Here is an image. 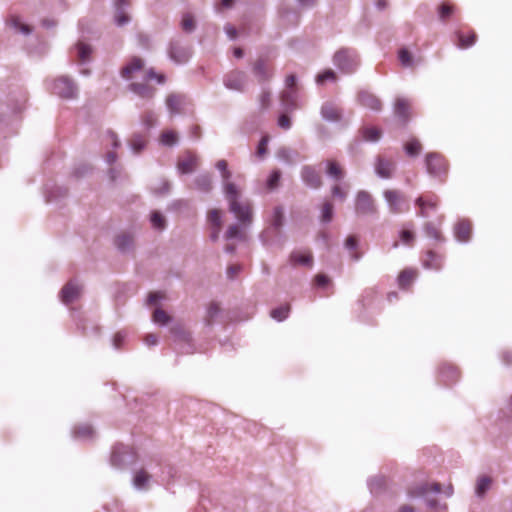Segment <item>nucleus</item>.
Wrapping results in <instances>:
<instances>
[{"label": "nucleus", "mask_w": 512, "mask_h": 512, "mask_svg": "<svg viewBox=\"0 0 512 512\" xmlns=\"http://www.w3.org/2000/svg\"><path fill=\"white\" fill-rule=\"evenodd\" d=\"M327 80H336V73L331 69L325 70L324 72L318 74L316 77V83L319 85H322Z\"/></svg>", "instance_id": "obj_58"}, {"label": "nucleus", "mask_w": 512, "mask_h": 512, "mask_svg": "<svg viewBox=\"0 0 512 512\" xmlns=\"http://www.w3.org/2000/svg\"><path fill=\"white\" fill-rule=\"evenodd\" d=\"M220 314V307L216 303H211L206 311L205 323L212 325L213 320Z\"/></svg>", "instance_id": "obj_47"}, {"label": "nucleus", "mask_w": 512, "mask_h": 512, "mask_svg": "<svg viewBox=\"0 0 512 512\" xmlns=\"http://www.w3.org/2000/svg\"><path fill=\"white\" fill-rule=\"evenodd\" d=\"M243 238H244V236H243L242 232L240 231L239 226L236 224L230 225L225 233L226 240L243 239Z\"/></svg>", "instance_id": "obj_57"}, {"label": "nucleus", "mask_w": 512, "mask_h": 512, "mask_svg": "<svg viewBox=\"0 0 512 512\" xmlns=\"http://www.w3.org/2000/svg\"><path fill=\"white\" fill-rule=\"evenodd\" d=\"M146 143L145 137L136 133L132 136L129 146L135 154H139L146 147Z\"/></svg>", "instance_id": "obj_35"}, {"label": "nucleus", "mask_w": 512, "mask_h": 512, "mask_svg": "<svg viewBox=\"0 0 512 512\" xmlns=\"http://www.w3.org/2000/svg\"><path fill=\"white\" fill-rule=\"evenodd\" d=\"M171 317L162 309L158 308L153 313V321L159 325H167Z\"/></svg>", "instance_id": "obj_51"}, {"label": "nucleus", "mask_w": 512, "mask_h": 512, "mask_svg": "<svg viewBox=\"0 0 512 512\" xmlns=\"http://www.w3.org/2000/svg\"><path fill=\"white\" fill-rule=\"evenodd\" d=\"M208 222L211 227L221 228L222 227V216L218 209H212L208 213Z\"/></svg>", "instance_id": "obj_46"}, {"label": "nucleus", "mask_w": 512, "mask_h": 512, "mask_svg": "<svg viewBox=\"0 0 512 512\" xmlns=\"http://www.w3.org/2000/svg\"><path fill=\"white\" fill-rule=\"evenodd\" d=\"M283 224V211L281 207H275L273 213L272 226L278 230Z\"/></svg>", "instance_id": "obj_59"}, {"label": "nucleus", "mask_w": 512, "mask_h": 512, "mask_svg": "<svg viewBox=\"0 0 512 512\" xmlns=\"http://www.w3.org/2000/svg\"><path fill=\"white\" fill-rule=\"evenodd\" d=\"M194 189L197 191L208 194L213 189L212 177L209 173H201L193 180Z\"/></svg>", "instance_id": "obj_21"}, {"label": "nucleus", "mask_w": 512, "mask_h": 512, "mask_svg": "<svg viewBox=\"0 0 512 512\" xmlns=\"http://www.w3.org/2000/svg\"><path fill=\"white\" fill-rule=\"evenodd\" d=\"M453 13V6L442 4L439 6L438 15L441 21H445Z\"/></svg>", "instance_id": "obj_61"}, {"label": "nucleus", "mask_w": 512, "mask_h": 512, "mask_svg": "<svg viewBox=\"0 0 512 512\" xmlns=\"http://www.w3.org/2000/svg\"><path fill=\"white\" fill-rule=\"evenodd\" d=\"M327 175L334 179V180H341L344 178V171L343 169L333 160H327L326 161Z\"/></svg>", "instance_id": "obj_32"}, {"label": "nucleus", "mask_w": 512, "mask_h": 512, "mask_svg": "<svg viewBox=\"0 0 512 512\" xmlns=\"http://www.w3.org/2000/svg\"><path fill=\"white\" fill-rule=\"evenodd\" d=\"M281 178V172L279 170H274L270 174L269 178L267 179V187L270 190L275 189L280 181Z\"/></svg>", "instance_id": "obj_60"}, {"label": "nucleus", "mask_w": 512, "mask_h": 512, "mask_svg": "<svg viewBox=\"0 0 512 512\" xmlns=\"http://www.w3.org/2000/svg\"><path fill=\"white\" fill-rule=\"evenodd\" d=\"M290 261L293 265L300 264L304 266H312L313 264V258L310 253L308 254H301L299 252H293L290 255Z\"/></svg>", "instance_id": "obj_34"}, {"label": "nucleus", "mask_w": 512, "mask_h": 512, "mask_svg": "<svg viewBox=\"0 0 512 512\" xmlns=\"http://www.w3.org/2000/svg\"><path fill=\"white\" fill-rule=\"evenodd\" d=\"M51 91L60 98L75 99L78 96L79 90L73 79L68 76H59L53 80Z\"/></svg>", "instance_id": "obj_5"}, {"label": "nucleus", "mask_w": 512, "mask_h": 512, "mask_svg": "<svg viewBox=\"0 0 512 512\" xmlns=\"http://www.w3.org/2000/svg\"><path fill=\"white\" fill-rule=\"evenodd\" d=\"M277 157L280 161L288 165H293L301 159L298 151L288 147L280 148L277 151Z\"/></svg>", "instance_id": "obj_25"}, {"label": "nucleus", "mask_w": 512, "mask_h": 512, "mask_svg": "<svg viewBox=\"0 0 512 512\" xmlns=\"http://www.w3.org/2000/svg\"><path fill=\"white\" fill-rule=\"evenodd\" d=\"M383 197L390 213L400 214L408 211L409 206H405L404 195L399 190L387 189L383 192Z\"/></svg>", "instance_id": "obj_8"}, {"label": "nucleus", "mask_w": 512, "mask_h": 512, "mask_svg": "<svg viewBox=\"0 0 512 512\" xmlns=\"http://www.w3.org/2000/svg\"><path fill=\"white\" fill-rule=\"evenodd\" d=\"M281 101L285 108H295V92L292 89L283 91L281 94Z\"/></svg>", "instance_id": "obj_44"}, {"label": "nucleus", "mask_w": 512, "mask_h": 512, "mask_svg": "<svg viewBox=\"0 0 512 512\" xmlns=\"http://www.w3.org/2000/svg\"><path fill=\"white\" fill-rule=\"evenodd\" d=\"M184 103L185 97L179 94H170L166 99V106L171 115L179 114Z\"/></svg>", "instance_id": "obj_26"}, {"label": "nucleus", "mask_w": 512, "mask_h": 512, "mask_svg": "<svg viewBox=\"0 0 512 512\" xmlns=\"http://www.w3.org/2000/svg\"><path fill=\"white\" fill-rule=\"evenodd\" d=\"M441 378L446 384L456 382L458 379V371L452 365H444L440 371Z\"/></svg>", "instance_id": "obj_33"}, {"label": "nucleus", "mask_w": 512, "mask_h": 512, "mask_svg": "<svg viewBox=\"0 0 512 512\" xmlns=\"http://www.w3.org/2000/svg\"><path fill=\"white\" fill-rule=\"evenodd\" d=\"M491 478L487 476H483L478 479L476 484L475 493L478 497H483L484 494L490 489L491 486Z\"/></svg>", "instance_id": "obj_39"}, {"label": "nucleus", "mask_w": 512, "mask_h": 512, "mask_svg": "<svg viewBox=\"0 0 512 512\" xmlns=\"http://www.w3.org/2000/svg\"><path fill=\"white\" fill-rule=\"evenodd\" d=\"M81 292V287L75 281H69L60 291V298L64 304L76 300Z\"/></svg>", "instance_id": "obj_18"}, {"label": "nucleus", "mask_w": 512, "mask_h": 512, "mask_svg": "<svg viewBox=\"0 0 512 512\" xmlns=\"http://www.w3.org/2000/svg\"><path fill=\"white\" fill-rule=\"evenodd\" d=\"M471 224L468 220H460L454 227V236L457 241L467 243L471 239Z\"/></svg>", "instance_id": "obj_20"}, {"label": "nucleus", "mask_w": 512, "mask_h": 512, "mask_svg": "<svg viewBox=\"0 0 512 512\" xmlns=\"http://www.w3.org/2000/svg\"><path fill=\"white\" fill-rule=\"evenodd\" d=\"M223 83L229 90L243 92L247 84V75L243 71L233 70L224 76Z\"/></svg>", "instance_id": "obj_12"}, {"label": "nucleus", "mask_w": 512, "mask_h": 512, "mask_svg": "<svg viewBox=\"0 0 512 512\" xmlns=\"http://www.w3.org/2000/svg\"><path fill=\"white\" fill-rule=\"evenodd\" d=\"M460 48H468L475 44L476 34L472 32L468 37H465L461 32L457 33Z\"/></svg>", "instance_id": "obj_49"}, {"label": "nucleus", "mask_w": 512, "mask_h": 512, "mask_svg": "<svg viewBox=\"0 0 512 512\" xmlns=\"http://www.w3.org/2000/svg\"><path fill=\"white\" fill-rule=\"evenodd\" d=\"M398 58L402 66L411 67L414 64L411 53L406 48H401L398 52Z\"/></svg>", "instance_id": "obj_50"}, {"label": "nucleus", "mask_w": 512, "mask_h": 512, "mask_svg": "<svg viewBox=\"0 0 512 512\" xmlns=\"http://www.w3.org/2000/svg\"><path fill=\"white\" fill-rule=\"evenodd\" d=\"M197 156L188 152L186 155L178 161L177 168L182 174L192 173L197 166Z\"/></svg>", "instance_id": "obj_23"}, {"label": "nucleus", "mask_w": 512, "mask_h": 512, "mask_svg": "<svg viewBox=\"0 0 512 512\" xmlns=\"http://www.w3.org/2000/svg\"><path fill=\"white\" fill-rule=\"evenodd\" d=\"M142 124L151 129L157 123V115L153 111H146L141 117Z\"/></svg>", "instance_id": "obj_53"}, {"label": "nucleus", "mask_w": 512, "mask_h": 512, "mask_svg": "<svg viewBox=\"0 0 512 512\" xmlns=\"http://www.w3.org/2000/svg\"><path fill=\"white\" fill-rule=\"evenodd\" d=\"M358 103L365 108L373 111H380L382 109V103L380 99L373 93L367 90H360L357 94Z\"/></svg>", "instance_id": "obj_16"}, {"label": "nucleus", "mask_w": 512, "mask_h": 512, "mask_svg": "<svg viewBox=\"0 0 512 512\" xmlns=\"http://www.w3.org/2000/svg\"><path fill=\"white\" fill-rule=\"evenodd\" d=\"M361 134L365 141L370 142H377L381 137V131L375 127H364Z\"/></svg>", "instance_id": "obj_37"}, {"label": "nucleus", "mask_w": 512, "mask_h": 512, "mask_svg": "<svg viewBox=\"0 0 512 512\" xmlns=\"http://www.w3.org/2000/svg\"><path fill=\"white\" fill-rule=\"evenodd\" d=\"M395 170V163L382 156H378L375 163V173L378 177L389 179Z\"/></svg>", "instance_id": "obj_17"}, {"label": "nucleus", "mask_w": 512, "mask_h": 512, "mask_svg": "<svg viewBox=\"0 0 512 512\" xmlns=\"http://www.w3.org/2000/svg\"><path fill=\"white\" fill-rule=\"evenodd\" d=\"M414 237V233L409 229H403L400 232V239L405 245H411L414 241Z\"/></svg>", "instance_id": "obj_62"}, {"label": "nucleus", "mask_w": 512, "mask_h": 512, "mask_svg": "<svg viewBox=\"0 0 512 512\" xmlns=\"http://www.w3.org/2000/svg\"><path fill=\"white\" fill-rule=\"evenodd\" d=\"M377 206L372 196L364 190L357 193L355 199V212L358 215H375Z\"/></svg>", "instance_id": "obj_9"}, {"label": "nucleus", "mask_w": 512, "mask_h": 512, "mask_svg": "<svg viewBox=\"0 0 512 512\" xmlns=\"http://www.w3.org/2000/svg\"><path fill=\"white\" fill-rule=\"evenodd\" d=\"M415 204L420 208L417 215L423 218H428L430 217L431 212L437 211L438 198L436 196L427 198L420 196L415 200Z\"/></svg>", "instance_id": "obj_15"}, {"label": "nucleus", "mask_w": 512, "mask_h": 512, "mask_svg": "<svg viewBox=\"0 0 512 512\" xmlns=\"http://www.w3.org/2000/svg\"><path fill=\"white\" fill-rule=\"evenodd\" d=\"M333 218V205L330 202H325L322 206L321 221L329 223Z\"/></svg>", "instance_id": "obj_56"}, {"label": "nucleus", "mask_w": 512, "mask_h": 512, "mask_svg": "<svg viewBox=\"0 0 512 512\" xmlns=\"http://www.w3.org/2000/svg\"><path fill=\"white\" fill-rule=\"evenodd\" d=\"M143 80V83H130L128 88L131 92L135 93L143 99H152L154 97L156 89L152 86L147 85L146 82L150 80H156L159 84H163L165 82V76L163 74L156 73L155 70L151 68L145 72Z\"/></svg>", "instance_id": "obj_3"}, {"label": "nucleus", "mask_w": 512, "mask_h": 512, "mask_svg": "<svg viewBox=\"0 0 512 512\" xmlns=\"http://www.w3.org/2000/svg\"><path fill=\"white\" fill-rule=\"evenodd\" d=\"M170 332L179 340L190 342L191 336L180 325L171 327Z\"/></svg>", "instance_id": "obj_54"}, {"label": "nucleus", "mask_w": 512, "mask_h": 512, "mask_svg": "<svg viewBox=\"0 0 512 512\" xmlns=\"http://www.w3.org/2000/svg\"><path fill=\"white\" fill-rule=\"evenodd\" d=\"M143 66V60L141 58L134 57L121 69V76L127 80H132L136 77V73L142 72Z\"/></svg>", "instance_id": "obj_19"}, {"label": "nucleus", "mask_w": 512, "mask_h": 512, "mask_svg": "<svg viewBox=\"0 0 512 512\" xmlns=\"http://www.w3.org/2000/svg\"><path fill=\"white\" fill-rule=\"evenodd\" d=\"M417 272L412 269L403 270L398 276V285L402 289H406L411 285L413 280L415 279Z\"/></svg>", "instance_id": "obj_30"}, {"label": "nucleus", "mask_w": 512, "mask_h": 512, "mask_svg": "<svg viewBox=\"0 0 512 512\" xmlns=\"http://www.w3.org/2000/svg\"><path fill=\"white\" fill-rule=\"evenodd\" d=\"M135 462L134 451L123 444H117L113 447L110 463L113 467L124 469Z\"/></svg>", "instance_id": "obj_7"}, {"label": "nucleus", "mask_w": 512, "mask_h": 512, "mask_svg": "<svg viewBox=\"0 0 512 512\" xmlns=\"http://www.w3.org/2000/svg\"><path fill=\"white\" fill-rule=\"evenodd\" d=\"M225 198L229 203V210L243 225H250L253 220L252 206L249 201H240L241 192L236 184L225 186Z\"/></svg>", "instance_id": "obj_1"}, {"label": "nucleus", "mask_w": 512, "mask_h": 512, "mask_svg": "<svg viewBox=\"0 0 512 512\" xmlns=\"http://www.w3.org/2000/svg\"><path fill=\"white\" fill-rule=\"evenodd\" d=\"M181 29L185 33H192L196 29V22L191 13H184L180 22Z\"/></svg>", "instance_id": "obj_36"}, {"label": "nucleus", "mask_w": 512, "mask_h": 512, "mask_svg": "<svg viewBox=\"0 0 512 512\" xmlns=\"http://www.w3.org/2000/svg\"><path fill=\"white\" fill-rule=\"evenodd\" d=\"M290 312V306L289 305H283L280 307H277L273 309L270 313L271 317L277 321H283L285 320Z\"/></svg>", "instance_id": "obj_43"}, {"label": "nucleus", "mask_w": 512, "mask_h": 512, "mask_svg": "<svg viewBox=\"0 0 512 512\" xmlns=\"http://www.w3.org/2000/svg\"><path fill=\"white\" fill-rule=\"evenodd\" d=\"M321 116L329 122H338L342 119L341 110L331 102H326L321 107Z\"/></svg>", "instance_id": "obj_22"}, {"label": "nucleus", "mask_w": 512, "mask_h": 512, "mask_svg": "<svg viewBox=\"0 0 512 512\" xmlns=\"http://www.w3.org/2000/svg\"><path fill=\"white\" fill-rule=\"evenodd\" d=\"M151 475L144 469L138 470L132 480V484L137 490H147Z\"/></svg>", "instance_id": "obj_28"}, {"label": "nucleus", "mask_w": 512, "mask_h": 512, "mask_svg": "<svg viewBox=\"0 0 512 512\" xmlns=\"http://www.w3.org/2000/svg\"><path fill=\"white\" fill-rule=\"evenodd\" d=\"M216 168L221 172L223 192L225 193V186L227 184H234L230 181L232 172L228 170V164L225 160H219L216 163Z\"/></svg>", "instance_id": "obj_31"}, {"label": "nucleus", "mask_w": 512, "mask_h": 512, "mask_svg": "<svg viewBox=\"0 0 512 512\" xmlns=\"http://www.w3.org/2000/svg\"><path fill=\"white\" fill-rule=\"evenodd\" d=\"M444 258L441 255L428 251L426 258L423 260V266L426 269L440 270L443 267Z\"/></svg>", "instance_id": "obj_27"}, {"label": "nucleus", "mask_w": 512, "mask_h": 512, "mask_svg": "<svg viewBox=\"0 0 512 512\" xmlns=\"http://www.w3.org/2000/svg\"><path fill=\"white\" fill-rule=\"evenodd\" d=\"M131 7L130 0H114L113 2V22L118 27H123L130 23L131 17L129 9Z\"/></svg>", "instance_id": "obj_11"}, {"label": "nucleus", "mask_w": 512, "mask_h": 512, "mask_svg": "<svg viewBox=\"0 0 512 512\" xmlns=\"http://www.w3.org/2000/svg\"><path fill=\"white\" fill-rule=\"evenodd\" d=\"M167 53L169 59L181 65L189 61L192 56V48L180 38L172 39L168 45Z\"/></svg>", "instance_id": "obj_6"}, {"label": "nucleus", "mask_w": 512, "mask_h": 512, "mask_svg": "<svg viewBox=\"0 0 512 512\" xmlns=\"http://www.w3.org/2000/svg\"><path fill=\"white\" fill-rule=\"evenodd\" d=\"M424 231L426 235L438 242H444L445 239L439 232V230L431 222H427L424 225Z\"/></svg>", "instance_id": "obj_42"}, {"label": "nucleus", "mask_w": 512, "mask_h": 512, "mask_svg": "<svg viewBox=\"0 0 512 512\" xmlns=\"http://www.w3.org/2000/svg\"><path fill=\"white\" fill-rule=\"evenodd\" d=\"M252 72L257 78L259 83H264L272 79L274 75L273 68L269 65L268 61L264 58H259L255 61Z\"/></svg>", "instance_id": "obj_14"}, {"label": "nucleus", "mask_w": 512, "mask_h": 512, "mask_svg": "<svg viewBox=\"0 0 512 512\" xmlns=\"http://www.w3.org/2000/svg\"><path fill=\"white\" fill-rule=\"evenodd\" d=\"M425 166L427 173L433 177H441L447 173V164L444 158L436 152L426 155Z\"/></svg>", "instance_id": "obj_10"}, {"label": "nucleus", "mask_w": 512, "mask_h": 512, "mask_svg": "<svg viewBox=\"0 0 512 512\" xmlns=\"http://www.w3.org/2000/svg\"><path fill=\"white\" fill-rule=\"evenodd\" d=\"M333 64L343 74H353L360 65L359 55L353 48H341L335 52Z\"/></svg>", "instance_id": "obj_2"}, {"label": "nucleus", "mask_w": 512, "mask_h": 512, "mask_svg": "<svg viewBox=\"0 0 512 512\" xmlns=\"http://www.w3.org/2000/svg\"><path fill=\"white\" fill-rule=\"evenodd\" d=\"M385 480L383 477H373L368 480V487L371 493H378L384 486Z\"/></svg>", "instance_id": "obj_55"}, {"label": "nucleus", "mask_w": 512, "mask_h": 512, "mask_svg": "<svg viewBox=\"0 0 512 512\" xmlns=\"http://www.w3.org/2000/svg\"><path fill=\"white\" fill-rule=\"evenodd\" d=\"M395 114L403 121L409 119V103L404 98H397L394 105Z\"/></svg>", "instance_id": "obj_29"}, {"label": "nucleus", "mask_w": 512, "mask_h": 512, "mask_svg": "<svg viewBox=\"0 0 512 512\" xmlns=\"http://www.w3.org/2000/svg\"><path fill=\"white\" fill-rule=\"evenodd\" d=\"M94 436V430L90 425L76 427L73 431V437L78 439H90Z\"/></svg>", "instance_id": "obj_38"}, {"label": "nucleus", "mask_w": 512, "mask_h": 512, "mask_svg": "<svg viewBox=\"0 0 512 512\" xmlns=\"http://www.w3.org/2000/svg\"><path fill=\"white\" fill-rule=\"evenodd\" d=\"M126 338V333L123 331H119L114 335L113 338V347L115 349H120L122 344L124 343Z\"/></svg>", "instance_id": "obj_63"}, {"label": "nucleus", "mask_w": 512, "mask_h": 512, "mask_svg": "<svg viewBox=\"0 0 512 512\" xmlns=\"http://www.w3.org/2000/svg\"><path fill=\"white\" fill-rule=\"evenodd\" d=\"M10 25L19 33H22L24 35H28L31 33L30 26L24 24L21 22L20 18L18 17H12L10 19Z\"/></svg>", "instance_id": "obj_48"}, {"label": "nucleus", "mask_w": 512, "mask_h": 512, "mask_svg": "<svg viewBox=\"0 0 512 512\" xmlns=\"http://www.w3.org/2000/svg\"><path fill=\"white\" fill-rule=\"evenodd\" d=\"M422 150V146L420 144V142L416 139H413L411 141H409L406 145H405V151L407 153V155L409 156H417Z\"/></svg>", "instance_id": "obj_52"}, {"label": "nucleus", "mask_w": 512, "mask_h": 512, "mask_svg": "<svg viewBox=\"0 0 512 512\" xmlns=\"http://www.w3.org/2000/svg\"><path fill=\"white\" fill-rule=\"evenodd\" d=\"M300 177L303 183L311 189H319L322 186L320 173L312 165H304L301 168Z\"/></svg>", "instance_id": "obj_13"}, {"label": "nucleus", "mask_w": 512, "mask_h": 512, "mask_svg": "<svg viewBox=\"0 0 512 512\" xmlns=\"http://www.w3.org/2000/svg\"><path fill=\"white\" fill-rule=\"evenodd\" d=\"M177 134L174 131H163L160 136V142L164 146H174L177 143Z\"/></svg>", "instance_id": "obj_45"}, {"label": "nucleus", "mask_w": 512, "mask_h": 512, "mask_svg": "<svg viewBox=\"0 0 512 512\" xmlns=\"http://www.w3.org/2000/svg\"><path fill=\"white\" fill-rule=\"evenodd\" d=\"M441 492L439 483H422L408 490L409 498H425L426 504L431 509H446V504L439 505L435 499L429 498L430 493L438 494Z\"/></svg>", "instance_id": "obj_4"}, {"label": "nucleus", "mask_w": 512, "mask_h": 512, "mask_svg": "<svg viewBox=\"0 0 512 512\" xmlns=\"http://www.w3.org/2000/svg\"><path fill=\"white\" fill-rule=\"evenodd\" d=\"M106 138L110 142L111 146L116 149L120 146V140L115 132L108 130L106 132Z\"/></svg>", "instance_id": "obj_64"}, {"label": "nucleus", "mask_w": 512, "mask_h": 512, "mask_svg": "<svg viewBox=\"0 0 512 512\" xmlns=\"http://www.w3.org/2000/svg\"><path fill=\"white\" fill-rule=\"evenodd\" d=\"M76 50H77L78 58L82 63H86L89 61L90 54L92 52L90 45L80 42L76 45Z\"/></svg>", "instance_id": "obj_41"}, {"label": "nucleus", "mask_w": 512, "mask_h": 512, "mask_svg": "<svg viewBox=\"0 0 512 512\" xmlns=\"http://www.w3.org/2000/svg\"><path fill=\"white\" fill-rule=\"evenodd\" d=\"M150 221H151L152 227L156 230L162 231L166 228V219L158 211H153L151 213Z\"/></svg>", "instance_id": "obj_40"}, {"label": "nucleus", "mask_w": 512, "mask_h": 512, "mask_svg": "<svg viewBox=\"0 0 512 512\" xmlns=\"http://www.w3.org/2000/svg\"><path fill=\"white\" fill-rule=\"evenodd\" d=\"M133 244L134 236L128 232L119 234L115 239V246L122 253L130 252L133 248Z\"/></svg>", "instance_id": "obj_24"}]
</instances>
